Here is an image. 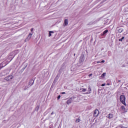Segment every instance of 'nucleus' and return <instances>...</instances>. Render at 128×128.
I'll use <instances>...</instances> for the list:
<instances>
[{"label":"nucleus","mask_w":128,"mask_h":128,"mask_svg":"<svg viewBox=\"0 0 128 128\" xmlns=\"http://www.w3.org/2000/svg\"><path fill=\"white\" fill-rule=\"evenodd\" d=\"M102 62V63L104 62V60H102L100 62V64H101Z\"/></svg>","instance_id":"nucleus-23"},{"label":"nucleus","mask_w":128,"mask_h":128,"mask_svg":"<svg viewBox=\"0 0 128 128\" xmlns=\"http://www.w3.org/2000/svg\"><path fill=\"white\" fill-rule=\"evenodd\" d=\"M106 73L104 72L103 73L102 75H101V78H104V76H106Z\"/></svg>","instance_id":"nucleus-14"},{"label":"nucleus","mask_w":128,"mask_h":128,"mask_svg":"<svg viewBox=\"0 0 128 128\" xmlns=\"http://www.w3.org/2000/svg\"><path fill=\"white\" fill-rule=\"evenodd\" d=\"M74 56H76V54H74Z\"/></svg>","instance_id":"nucleus-32"},{"label":"nucleus","mask_w":128,"mask_h":128,"mask_svg":"<svg viewBox=\"0 0 128 128\" xmlns=\"http://www.w3.org/2000/svg\"><path fill=\"white\" fill-rule=\"evenodd\" d=\"M100 114V111H98V110H96L94 113V118H96L98 116V114Z\"/></svg>","instance_id":"nucleus-5"},{"label":"nucleus","mask_w":128,"mask_h":128,"mask_svg":"<svg viewBox=\"0 0 128 128\" xmlns=\"http://www.w3.org/2000/svg\"><path fill=\"white\" fill-rule=\"evenodd\" d=\"M25 42H26V40H25Z\"/></svg>","instance_id":"nucleus-31"},{"label":"nucleus","mask_w":128,"mask_h":128,"mask_svg":"<svg viewBox=\"0 0 128 128\" xmlns=\"http://www.w3.org/2000/svg\"><path fill=\"white\" fill-rule=\"evenodd\" d=\"M114 117V115L112 114H108V118H112Z\"/></svg>","instance_id":"nucleus-10"},{"label":"nucleus","mask_w":128,"mask_h":128,"mask_svg":"<svg viewBox=\"0 0 128 128\" xmlns=\"http://www.w3.org/2000/svg\"><path fill=\"white\" fill-rule=\"evenodd\" d=\"M106 2V0H104L103 1V2Z\"/></svg>","instance_id":"nucleus-25"},{"label":"nucleus","mask_w":128,"mask_h":128,"mask_svg":"<svg viewBox=\"0 0 128 128\" xmlns=\"http://www.w3.org/2000/svg\"><path fill=\"white\" fill-rule=\"evenodd\" d=\"M118 82H120V80H118Z\"/></svg>","instance_id":"nucleus-27"},{"label":"nucleus","mask_w":128,"mask_h":128,"mask_svg":"<svg viewBox=\"0 0 128 128\" xmlns=\"http://www.w3.org/2000/svg\"><path fill=\"white\" fill-rule=\"evenodd\" d=\"M33 30H34V28H31L30 31H31L32 32Z\"/></svg>","instance_id":"nucleus-22"},{"label":"nucleus","mask_w":128,"mask_h":128,"mask_svg":"<svg viewBox=\"0 0 128 128\" xmlns=\"http://www.w3.org/2000/svg\"><path fill=\"white\" fill-rule=\"evenodd\" d=\"M80 122V118L76 119V122Z\"/></svg>","instance_id":"nucleus-18"},{"label":"nucleus","mask_w":128,"mask_h":128,"mask_svg":"<svg viewBox=\"0 0 128 128\" xmlns=\"http://www.w3.org/2000/svg\"><path fill=\"white\" fill-rule=\"evenodd\" d=\"M34 84V80H31L29 82H28V85L29 86H32Z\"/></svg>","instance_id":"nucleus-12"},{"label":"nucleus","mask_w":128,"mask_h":128,"mask_svg":"<svg viewBox=\"0 0 128 128\" xmlns=\"http://www.w3.org/2000/svg\"><path fill=\"white\" fill-rule=\"evenodd\" d=\"M60 95H59L58 96V100H60Z\"/></svg>","instance_id":"nucleus-19"},{"label":"nucleus","mask_w":128,"mask_h":128,"mask_svg":"<svg viewBox=\"0 0 128 128\" xmlns=\"http://www.w3.org/2000/svg\"><path fill=\"white\" fill-rule=\"evenodd\" d=\"M64 26H68V19L64 20Z\"/></svg>","instance_id":"nucleus-8"},{"label":"nucleus","mask_w":128,"mask_h":128,"mask_svg":"<svg viewBox=\"0 0 128 128\" xmlns=\"http://www.w3.org/2000/svg\"><path fill=\"white\" fill-rule=\"evenodd\" d=\"M62 94H66V92H62Z\"/></svg>","instance_id":"nucleus-21"},{"label":"nucleus","mask_w":128,"mask_h":128,"mask_svg":"<svg viewBox=\"0 0 128 128\" xmlns=\"http://www.w3.org/2000/svg\"><path fill=\"white\" fill-rule=\"evenodd\" d=\"M92 92V88L89 86L88 90V92L86 93V94H90V92Z\"/></svg>","instance_id":"nucleus-9"},{"label":"nucleus","mask_w":128,"mask_h":128,"mask_svg":"<svg viewBox=\"0 0 128 128\" xmlns=\"http://www.w3.org/2000/svg\"><path fill=\"white\" fill-rule=\"evenodd\" d=\"M12 76L10 75L4 78L5 80H7V82H10V80H12Z\"/></svg>","instance_id":"nucleus-4"},{"label":"nucleus","mask_w":128,"mask_h":128,"mask_svg":"<svg viewBox=\"0 0 128 128\" xmlns=\"http://www.w3.org/2000/svg\"><path fill=\"white\" fill-rule=\"evenodd\" d=\"M49 128H52L50 126H49Z\"/></svg>","instance_id":"nucleus-30"},{"label":"nucleus","mask_w":128,"mask_h":128,"mask_svg":"<svg viewBox=\"0 0 128 128\" xmlns=\"http://www.w3.org/2000/svg\"><path fill=\"white\" fill-rule=\"evenodd\" d=\"M124 36H122V38H120V39L118 40V41H119V42H122V40H124Z\"/></svg>","instance_id":"nucleus-17"},{"label":"nucleus","mask_w":128,"mask_h":128,"mask_svg":"<svg viewBox=\"0 0 128 128\" xmlns=\"http://www.w3.org/2000/svg\"><path fill=\"white\" fill-rule=\"evenodd\" d=\"M108 30H106L102 33L101 34V36H104L106 34H108Z\"/></svg>","instance_id":"nucleus-7"},{"label":"nucleus","mask_w":128,"mask_h":128,"mask_svg":"<svg viewBox=\"0 0 128 128\" xmlns=\"http://www.w3.org/2000/svg\"><path fill=\"white\" fill-rule=\"evenodd\" d=\"M76 98V96H72V97H71L70 99H68L67 100V104H72V102H74V100Z\"/></svg>","instance_id":"nucleus-2"},{"label":"nucleus","mask_w":128,"mask_h":128,"mask_svg":"<svg viewBox=\"0 0 128 128\" xmlns=\"http://www.w3.org/2000/svg\"><path fill=\"white\" fill-rule=\"evenodd\" d=\"M120 100L124 106H126V96L121 95L120 96Z\"/></svg>","instance_id":"nucleus-1"},{"label":"nucleus","mask_w":128,"mask_h":128,"mask_svg":"<svg viewBox=\"0 0 128 128\" xmlns=\"http://www.w3.org/2000/svg\"><path fill=\"white\" fill-rule=\"evenodd\" d=\"M52 34H54V32L50 31L49 32V36H52Z\"/></svg>","instance_id":"nucleus-16"},{"label":"nucleus","mask_w":128,"mask_h":128,"mask_svg":"<svg viewBox=\"0 0 128 128\" xmlns=\"http://www.w3.org/2000/svg\"><path fill=\"white\" fill-rule=\"evenodd\" d=\"M124 32V28H120L119 27H117L116 30V34H122Z\"/></svg>","instance_id":"nucleus-3"},{"label":"nucleus","mask_w":128,"mask_h":128,"mask_svg":"<svg viewBox=\"0 0 128 128\" xmlns=\"http://www.w3.org/2000/svg\"><path fill=\"white\" fill-rule=\"evenodd\" d=\"M121 110L124 113L126 112H127L126 108H124V106H121Z\"/></svg>","instance_id":"nucleus-6"},{"label":"nucleus","mask_w":128,"mask_h":128,"mask_svg":"<svg viewBox=\"0 0 128 128\" xmlns=\"http://www.w3.org/2000/svg\"><path fill=\"white\" fill-rule=\"evenodd\" d=\"M81 92H86V88H82L80 89Z\"/></svg>","instance_id":"nucleus-11"},{"label":"nucleus","mask_w":128,"mask_h":128,"mask_svg":"<svg viewBox=\"0 0 128 128\" xmlns=\"http://www.w3.org/2000/svg\"><path fill=\"white\" fill-rule=\"evenodd\" d=\"M92 76V74H90L89 75V76Z\"/></svg>","instance_id":"nucleus-26"},{"label":"nucleus","mask_w":128,"mask_h":128,"mask_svg":"<svg viewBox=\"0 0 128 128\" xmlns=\"http://www.w3.org/2000/svg\"><path fill=\"white\" fill-rule=\"evenodd\" d=\"M51 114H54V112H52Z\"/></svg>","instance_id":"nucleus-28"},{"label":"nucleus","mask_w":128,"mask_h":128,"mask_svg":"<svg viewBox=\"0 0 128 128\" xmlns=\"http://www.w3.org/2000/svg\"><path fill=\"white\" fill-rule=\"evenodd\" d=\"M80 62H84V57H80Z\"/></svg>","instance_id":"nucleus-13"},{"label":"nucleus","mask_w":128,"mask_h":128,"mask_svg":"<svg viewBox=\"0 0 128 128\" xmlns=\"http://www.w3.org/2000/svg\"><path fill=\"white\" fill-rule=\"evenodd\" d=\"M118 36H120V34H118Z\"/></svg>","instance_id":"nucleus-33"},{"label":"nucleus","mask_w":128,"mask_h":128,"mask_svg":"<svg viewBox=\"0 0 128 128\" xmlns=\"http://www.w3.org/2000/svg\"><path fill=\"white\" fill-rule=\"evenodd\" d=\"M106 86V84H102L101 85V86Z\"/></svg>","instance_id":"nucleus-20"},{"label":"nucleus","mask_w":128,"mask_h":128,"mask_svg":"<svg viewBox=\"0 0 128 128\" xmlns=\"http://www.w3.org/2000/svg\"><path fill=\"white\" fill-rule=\"evenodd\" d=\"M32 33L29 34L28 36V38H29V40H30V38H32Z\"/></svg>","instance_id":"nucleus-15"},{"label":"nucleus","mask_w":128,"mask_h":128,"mask_svg":"<svg viewBox=\"0 0 128 128\" xmlns=\"http://www.w3.org/2000/svg\"><path fill=\"white\" fill-rule=\"evenodd\" d=\"M100 62H97V64H100Z\"/></svg>","instance_id":"nucleus-29"},{"label":"nucleus","mask_w":128,"mask_h":128,"mask_svg":"<svg viewBox=\"0 0 128 128\" xmlns=\"http://www.w3.org/2000/svg\"><path fill=\"white\" fill-rule=\"evenodd\" d=\"M56 78H57V80H58V76H56Z\"/></svg>","instance_id":"nucleus-24"}]
</instances>
